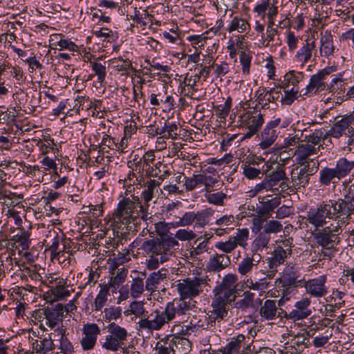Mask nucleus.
I'll return each instance as SVG.
<instances>
[{
  "label": "nucleus",
  "instance_id": "f3484780",
  "mask_svg": "<svg viewBox=\"0 0 354 354\" xmlns=\"http://www.w3.org/2000/svg\"><path fill=\"white\" fill-rule=\"evenodd\" d=\"M320 147L321 145L318 147H315L310 143L301 142L299 144L297 149L295 152L297 162L299 165H306L311 160V156L315 155L318 153Z\"/></svg>",
  "mask_w": 354,
  "mask_h": 354
},
{
  "label": "nucleus",
  "instance_id": "dca6fc26",
  "mask_svg": "<svg viewBox=\"0 0 354 354\" xmlns=\"http://www.w3.org/2000/svg\"><path fill=\"white\" fill-rule=\"evenodd\" d=\"M326 281V276H320L318 278L308 280L304 282V287L307 293L315 297L325 296L328 291L325 286Z\"/></svg>",
  "mask_w": 354,
  "mask_h": 354
},
{
  "label": "nucleus",
  "instance_id": "b1692460",
  "mask_svg": "<svg viewBox=\"0 0 354 354\" xmlns=\"http://www.w3.org/2000/svg\"><path fill=\"white\" fill-rule=\"evenodd\" d=\"M160 183L156 180H150L147 183L146 188L142 193V198L143 199L142 206L147 207V212H148L149 202L160 193Z\"/></svg>",
  "mask_w": 354,
  "mask_h": 354
},
{
  "label": "nucleus",
  "instance_id": "6e6552de",
  "mask_svg": "<svg viewBox=\"0 0 354 354\" xmlns=\"http://www.w3.org/2000/svg\"><path fill=\"white\" fill-rule=\"evenodd\" d=\"M294 247L293 239L288 238L279 241L274 247L272 257L268 259L270 268L274 270L277 266L283 264L288 256H290Z\"/></svg>",
  "mask_w": 354,
  "mask_h": 354
},
{
  "label": "nucleus",
  "instance_id": "5fc2aeb1",
  "mask_svg": "<svg viewBox=\"0 0 354 354\" xmlns=\"http://www.w3.org/2000/svg\"><path fill=\"white\" fill-rule=\"evenodd\" d=\"M59 240L60 239L55 231L53 230L48 232L46 239H45V243L48 246H49V250L51 252V255L53 253L57 252V250L58 249Z\"/></svg>",
  "mask_w": 354,
  "mask_h": 354
},
{
  "label": "nucleus",
  "instance_id": "a211bd4d",
  "mask_svg": "<svg viewBox=\"0 0 354 354\" xmlns=\"http://www.w3.org/2000/svg\"><path fill=\"white\" fill-rule=\"evenodd\" d=\"M212 310H209L205 317L207 324L205 328H209L214 326L217 321L221 322L227 314L226 306L213 299L212 303Z\"/></svg>",
  "mask_w": 354,
  "mask_h": 354
},
{
  "label": "nucleus",
  "instance_id": "72a5a7b5",
  "mask_svg": "<svg viewBox=\"0 0 354 354\" xmlns=\"http://www.w3.org/2000/svg\"><path fill=\"white\" fill-rule=\"evenodd\" d=\"M145 171L147 176L158 177L161 180L169 174L167 165L161 161H158L153 166L146 167Z\"/></svg>",
  "mask_w": 354,
  "mask_h": 354
},
{
  "label": "nucleus",
  "instance_id": "2f4dec72",
  "mask_svg": "<svg viewBox=\"0 0 354 354\" xmlns=\"http://www.w3.org/2000/svg\"><path fill=\"white\" fill-rule=\"evenodd\" d=\"M214 298L213 299L225 306L234 301L236 297V290H227L217 286L214 289Z\"/></svg>",
  "mask_w": 354,
  "mask_h": 354
},
{
  "label": "nucleus",
  "instance_id": "a19ab883",
  "mask_svg": "<svg viewBox=\"0 0 354 354\" xmlns=\"http://www.w3.org/2000/svg\"><path fill=\"white\" fill-rule=\"evenodd\" d=\"M351 124L349 118H342L337 119L333 127L330 131V135L334 138H339L342 136V133L348 128Z\"/></svg>",
  "mask_w": 354,
  "mask_h": 354
},
{
  "label": "nucleus",
  "instance_id": "864d4df0",
  "mask_svg": "<svg viewBox=\"0 0 354 354\" xmlns=\"http://www.w3.org/2000/svg\"><path fill=\"white\" fill-rule=\"evenodd\" d=\"M60 344L58 347V351L55 354H73V346L68 339L64 337V330H61L60 334Z\"/></svg>",
  "mask_w": 354,
  "mask_h": 354
},
{
  "label": "nucleus",
  "instance_id": "ddd939ff",
  "mask_svg": "<svg viewBox=\"0 0 354 354\" xmlns=\"http://www.w3.org/2000/svg\"><path fill=\"white\" fill-rule=\"evenodd\" d=\"M309 339L304 335H299L286 342L279 354H301L308 346Z\"/></svg>",
  "mask_w": 354,
  "mask_h": 354
},
{
  "label": "nucleus",
  "instance_id": "49530a36",
  "mask_svg": "<svg viewBox=\"0 0 354 354\" xmlns=\"http://www.w3.org/2000/svg\"><path fill=\"white\" fill-rule=\"evenodd\" d=\"M281 203L279 197H274L270 200L263 202L261 208L259 212V214L262 216H268L277 208Z\"/></svg>",
  "mask_w": 354,
  "mask_h": 354
},
{
  "label": "nucleus",
  "instance_id": "37998d69",
  "mask_svg": "<svg viewBox=\"0 0 354 354\" xmlns=\"http://www.w3.org/2000/svg\"><path fill=\"white\" fill-rule=\"evenodd\" d=\"M145 307L142 301H134L131 303L129 308L124 312L126 316L133 315L136 317L144 318Z\"/></svg>",
  "mask_w": 354,
  "mask_h": 354
},
{
  "label": "nucleus",
  "instance_id": "473e14b6",
  "mask_svg": "<svg viewBox=\"0 0 354 354\" xmlns=\"http://www.w3.org/2000/svg\"><path fill=\"white\" fill-rule=\"evenodd\" d=\"M245 38L243 35H238L234 38H230L228 41L227 49L229 53L230 57L234 59L236 56L237 51L245 50Z\"/></svg>",
  "mask_w": 354,
  "mask_h": 354
},
{
  "label": "nucleus",
  "instance_id": "e433bc0d",
  "mask_svg": "<svg viewBox=\"0 0 354 354\" xmlns=\"http://www.w3.org/2000/svg\"><path fill=\"white\" fill-rule=\"evenodd\" d=\"M319 181L322 185H328L330 183H335L336 180H339L341 177L335 168L324 167L320 171Z\"/></svg>",
  "mask_w": 354,
  "mask_h": 354
},
{
  "label": "nucleus",
  "instance_id": "4c0bfd02",
  "mask_svg": "<svg viewBox=\"0 0 354 354\" xmlns=\"http://www.w3.org/2000/svg\"><path fill=\"white\" fill-rule=\"evenodd\" d=\"M354 167V161L346 158H339L336 163L335 170L342 178L347 176Z\"/></svg>",
  "mask_w": 354,
  "mask_h": 354
},
{
  "label": "nucleus",
  "instance_id": "3c124183",
  "mask_svg": "<svg viewBox=\"0 0 354 354\" xmlns=\"http://www.w3.org/2000/svg\"><path fill=\"white\" fill-rule=\"evenodd\" d=\"M202 236L197 239V240L195 241L194 245L190 250V255L192 257H196L198 255H201L205 252H207L209 250V246L207 245V241H201Z\"/></svg>",
  "mask_w": 354,
  "mask_h": 354
},
{
  "label": "nucleus",
  "instance_id": "9d476101",
  "mask_svg": "<svg viewBox=\"0 0 354 354\" xmlns=\"http://www.w3.org/2000/svg\"><path fill=\"white\" fill-rule=\"evenodd\" d=\"M334 71L333 67H326L312 75L309 84L304 88V91H301V92L303 93L304 95H306L315 94L319 91L324 90L326 88L324 80Z\"/></svg>",
  "mask_w": 354,
  "mask_h": 354
},
{
  "label": "nucleus",
  "instance_id": "5701e85b",
  "mask_svg": "<svg viewBox=\"0 0 354 354\" xmlns=\"http://www.w3.org/2000/svg\"><path fill=\"white\" fill-rule=\"evenodd\" d=\"M59 283L58 285L53 287L46 292L45 299L48 302L53 303L70 295V292L66 287V280H59Z\"/></svg>",
  "mask_w": 354,
  "mask_h": 354
},
{
  "label": "nucleus",
  "instance_id": "09e8293b",
  "mask_svg": "<svg viewBox=\"0 0 354 354\" xmlns=\"http://www.w3.org/2000/svg\"><path fill=\"white\" fill-rule=\"evenodd\" d=\"M254 295L250 292L244 293L243 297L234 303V307L239 310H244L253 306Z\"/></svg>",
  "mask_w": 354,
  "mask_h": 354
},
{
  "label": "nucleus",
  "instance_id": "39448f33",
  "mask_svg": "<svg viewBox=\"0 0 354 354\" xmlns=\"http://www.w3.org/2000/svg\"><path fill=\"white\" fill-rule=\"evenodd\" d=\"M207 277H193L180 280L176 285L181 300L184 302L186 299H193L203 291L208 286Z\"/></svg>",
  "mask_w": 354,
  "mask_h": 354
},
{
  "label": "nucleus",
  "instance_id": "6ab92c4d",
  "mask_svg": "<svg viewBox=\"0 0 354 354\" xmlns=\"http://www.w3.org/2000/svg\"><path fill=\"white\" fill-rule=\"evenodd\" d=\"M316 243L326 249L333 248L336 243L339 242V237L332 234L330 230L323 229L313 233Z\"/></svg>",
  "mask_w": 354,
  "mask_h": 354
},
{
  "label": "nucleus",
  "instance_id": "f03ea898",
  "mask_svg": "<svg viewBox=\"0 0 354 354\" xmlns=\"http://www.w3.org/2000/svg\"><path fill=\"white\" fill-rule=\"evenodd\" d=\"M149 215L147 207L142 206V203L138 196H134L132 199L124 198L118 203L117 209L112 215V219L116 227L124 230L138 218L147 220Z\"/></svg>",
  "mask_w": 354,
  "mask_h": 354
},
{
  "label": "nucleus",
  "instance_id": "338daca9",
  "mask_svg": "<svg viewBox=\"0 0 354 354\" xmlns=\"http://www.w3.org/2000/svg\"><path fill=\"white\" fill-rule=\"evenodd\" d=\"M236 247L237 246L236 245L235 242H234L231 238H230L226 241H218L215 244V248L217 250L224 252L226 254L232 252L236 248Z\"/></svg>",
  "mask_w": 354,
  "mask_h": 354
},
{
  "label": "nucleus",
  "instance_id": "412c9836",
  "mask_svg": "<svg viewBox=\"0 0 354 354\" xmlns=\"http://www.w3.org/2000/svg\"><path fill=\"white\" fill-rule=\"evenodd\" d=\"M261 260V256L258 254H248L237 265V271L242 275L249 274L254 268L257 267Z\"/></svg>",
  "mask_w": 354,
  "mask_h": 354
},
{
  "label": "nucleus",
  "instance_id": "f257e3e1",
  "mask_svg": "<svg viewBox=\"0 0 354 354\" xmlns=\"http://www.w3.org/2000/svg\"><path fill=\"white\" fill-rule=\"evenodd\" d=\"M189 310V306L181 300H174L167 304L162 310H155L138 322L140 330L148 332L159 330L171 321L184 316Z\"/></svg>",
  "mask_w": 354,
  "mask_h": 354
},
{
  "label": "nucleus",
  "instance_id": "052dcab7",
  "mask_svg": "<svg viewBox=\"0 0 354 354\" xmlns=\"http://www.w3.org/2000/svg\"><path fill=\"white\" fill-rule=\"evenodd\" d=\"M283 225L281 222L276 220H269L266 221L263 226V231L270 235V234H277L282 231Z\"/></svg>",
  "mask_w": 354,
  "mask_h": 354
},
{
  "label": "nucleus",
  "instance_id": "4d7b16f0",
  "mask_svg": "<svg viewBox=\"0 0 354 354\" xmlns=\"http://www.w3.org/2000/svg\"><path fill=\"white\" fill-rule=\"evenodd\" d=\"M243 174L249 180L261 179L263 173H261V170L252 167L250 165H243Z\"/></svg>",
  "mask_w": 354,
  "mask_h": 354
},
{
  "label": "nucleus",
  "instance_id": "f704fd0d",
  "mask_svg": "<svg viewBox=\"0 0 354 354\" xmlns=\"http://www.w3.org/2000/svg\"><path fill=\"white\" fill-rule=\"evenodd\" d=\"M245 339V335L242 334L232 338L225 347L218 351V354H238Z\"/></svg>",
  "mask_w": 354,
  "mask_h": 354
},
{
  "label": "nucleus",
  "instance_id": "f8f14e48",
  "mask_svg": "<svg viewBox=\"0 0 354 354\" xmlns=\"http://www.w3.org/2000/svg\"><path fill=\"white\" fill-rule=\"evenodd\" d=\"M264 180L269 189L273 192H283L288 187L286 174L283 169H277L272 174L266 175Z\"/></svg>",
  "mask_w": 354,
  "mask_h": 354
},
{
  "label": "nucleus",
  "instance_id": "bf43d9fd",
  "mask_svg": "<svg viewBox=\"0 0 354 354\" xmlns=\"http://www.w3.org/2000/svg\"><path fill=\"white\" fill-rule=\"evenodd\" d=\"M249 237V231L246 228L239 229L236 235L230 237L235 242L236 245L245 248L247 245V241Z\"/></svg>",
  "mask_w": 354,
  "mask_h": 354
},
{
  "label": "nucleus",
  "instance_id": "c9c22d12",
  "mask_svg": "<svg viewBox=\"0 0 354 354\" xmlns=\"http://www.w3.org/2000/svg\"><path fill=\"white\" fill-rule=\"evenodd\" d=\"M334 50L332 36L330 34H325L320 39L319 53L321 56L328 57L333 54Z\"/></svg>",
  "mask_w": 354,
  "mask_h": 354
},
{
  "label": "nucleus",
  "instance_id": "a878e982",
  "mask_svg": "<svg viewBox=\"0 0 354 354\" xmlns=\"http://www.w3.org/2000/svg\"><path fill=\"white\" fill-rule=\"evenodd\" d=\"M342 204L343 200L330 201L327 203L322 205V206L327 218H337L342 217V219H344Z\"/></svg>",
  "mask_w": 354,
  "mask_h": 354
},
{
  "label": "nucleus",
  "instance_id": "20e7f679",
  "mask_svg": "<svg viewBox=\"0 0 354 354\" xmlns=\"http://www.w3.org/2000/svg\"><path fill=\"white\" fill-rule=\"evenodd\" d=\"M178 245L174 238L153 239L143 242L142 249L149 255L160 257V261H167L172 254V250Z\"/></svg>",
  "mask_w": 354,
  "mask_h": 354
},
{
  "label": "nucleus",
  "instance_id": "79ce46f5",
  "mask_svg": "<svg viewBox=\"0 0 354 354\" xmlns=\"http://www.w3.org/2000/svg\"><path fill=\"white\" fill-rule=\"evenodd\" d=\"M214 210L210 207L194 212L195 227H203L208 224V218L212 216Z\"/></svg>",
  "mask_w": 354,
  "mask_h": 354
},
{
  "label": "nucleus",
  "instance_id": "bb28decb",
  "mask_svg": "<svg viewBox=\"0 0 354 354\" xmlns=\"http://www.w3.org/2000/svg\"><path fill=\"white\" fill-rule=\"evenodd\" d=\"M250 29V24L247 19L235 16L230 21L227 31L229 33H232L236 31L239 33V35H241L244 32H248Z\"/></svg>",
  "mask_w": 354,
  "mask_h": 354
},
{
  "label": "nucleus",
  "instance_id": "680f3d73",
  "mask_svg": "<svg viewBox=\"0 0 354 354\" xmlns=\"http://www.w3.org/2000/svg\"><path fill=\"white\" fill-rule=\"evenodd\" d=\"M333 336V330H326L324 335H317L313 339L312 344L315 348L324 347Z\"/></svg>",
  "mask_w": 354,
  "mask_h": 354
},
{
  "label": "nucleus",
  "instance_id": "69168bd1",
  "mask_svg": "<svg viewBox=\"0 0 354 354\" xmlns=\"http://www.w3.org/2000/svg\"><path fill=\"white\" fill-rule=\"evenodd\" d=\"M112 64L118 71L122 72L124 74H127L129 70L133 69L131 62L129 59H115L113 60Z\"/></svg>",
  "mask_w": 354,
  "mask_h": 354
},
{
  "label": "nucleus",
  "instance_id": "c756f323",
  "mask_svg": "<svg viewBox=\"0 0 354 354\" xmlns=\"http://www.w3.org/2000/svg\"><path fill=\"white\" fill-rule=\"evenodd\" d=\"M326 213L322 205L316 209H311L307 216L306 221L316 227H322L326 223Z\"/></svg>",
  "mask_w": 354,
  "mask_h": 354
},
{
  "label": "nucleus",
  "instance_id": "1a4fd4ad",
  "mask_svg": "<svg viewBox=\"0 0 354 354\" xmlns=\"http://www.w3.org/2000/svg\"><path fill=\"white\" fill-rule=\"evenodd\" d=\"M240 122V125L248 129L243 138L248 139L259 131L264 122V119L263 115L257 111H248L241 116Z\"/></svg>",
  "mask_w": 354,
  "mask_h": 354
},
{
  "label": "nucleus",
  "instance_id": "de8ad7c7",
  "mask_svg": "<svg viewBox=\"0 0 354 354\" xmlns=\"http://www.w3.org/2000/svg\"><path fill=\"white\" fill-rule=\"evenodd\" d=\"M291 179L294 185L305 187L308 183L309 178L301 169H293L291 172Z\"/></svg>",
  "mask_w": 354,
  "mask_h": 354
},
{
  "label": "nucleus",
  "instance_id": "7c9ffc66",
  "mask_svg": "<svg viewBox=\"0 0 354 354\" xmlns=\"http://www.w3.org/2000/svg\"><path fill=\"white\" fill-rule=\"evenodd\" d=\"M15 264L23 272V275L26 278V281L28 282L30 280V283L36 284L37 286L41 284L42 277L36 271L35 268L28 267L24 262L20 263L17 260H15Z\"/></svg>",
  "mask_w": 354,
  "mask_h": 354
},
{
  "label": "nucleus",
  "instance_id": "aec40b11",
  "mask_svg": "<svg viewBox=\"0 0 354 354\" xmlns=\"http://www.w3.org/2000/svg\"><path fill=\"white\" fill-rule=\"evenodd\" d=\"M231 263L230 257L226 254L216 253L209 259L207 269L212 272H220Z\"/></svg>",
  "mask_w": 354,
  "mask_h": 354
},
{
  "label": "nucleus",
  "instance_id": "58836bf2",
  "mask_svg": "<svg viewBox=\"0 0 354 354\" xmlns=\"http://www.w3.org/2000/svg\"><path fill=\"white\" fill-rule=\"evenodd\" d=\"M276 138V131L265 127L261 133V141L259 145L261 149H266L274 143Z\"/></svg>",
  "mask_w": 354,
  "mask_h": 354
},
{
  "label": "nucleus",
  "instance_id": "4be33fe9",
  "mask_svg": "<svg viewBox=\"0 0 354 354\" xmlns=\"http://www.w3.org/2000/svg\"><path fill=\"white\" fill-rule=\"evenodd\" d=\"M173 354H187L191 349L190 342L185 337L171 336L167 337Z\"/></svg>",
  "mask_w": 354,
  "mask_h": 354
},
{
  "label": "nucleus",
  "instance_id": "8fccbe9b",
  "mask_svg": "<svg viewBox=\"0 0 354 354\" xmlns=\"http://www.w3.org/2000/svg\"><path fill=\"white\" fill-rule=\"evenodd\" d=\"M303 79V73L295 71H290L284 76V85L288 88L290 85L295 86Z\"/></svg>",
  "mask_w": 354,
  "mask_h": 354
},
{
  "label": "nucleus",
  "instance_id": "c85d7f7f",
  "mask_svg": "<svg viewBox=\"0 0 354 354\" xmlns=\"http://www.w3.org/2000/svg\"><path fill=\"white\" fill-rule=\"evenodd\" d=\"M167 275L166 270H160L149 274L145 282V288L147 291L153 292L156 290L158 286Z\"/></svg>",
  "mask_w": 354,
  "mask_h": 354
},
{
  "label": "nucleus",
  "instance_id": "423d86ee",
  "mask_svg": "<svg viewBox=\"0 0 354 354\" xmlns=\"http://www.w3.org/2000/svg\"><path fill=\"white\" fill-rule=\"evenodd\" d=\"M107 329L108 335L105 337L102 347L107 351H118L127 340L128 331L114 322L110 324Z\"/></svg>",
  "mask_w": 354,
  "mask_h": 354
},
{
  "label": "nucleus",
  "instance_id": "6e6d98bb",
  "mask_svg": "<svg viewBox=\"0 0 354 354\" xmlns=\"http://www.w3.org/2000/svg\"><path fill=\"white\" fill-rule=\"evenodd\" d=\"M18 199L19 197L15 193H12L6 189H1L0 191L1 202L8 207L14 205L15 203H17Z\"/></svg>",
  "mask_w": 354,
  "mask_h": 354
},
{
  "label": "nucleus",
  "instance_id": "393cba45",
  "mask_svg": "<svg viewBox=\"0 0 354 354\" xmlns=\"http://www.w3.org/2000/svg\"><path fill=\"white\" fill-rule=\"evenodd\" d=\"M259 314L261 320L272 321L280 316L277 310V301L275 300L267 299L261 304L259 309Z\"/></svg>",
  "mask_w": 354,
  "mask_h": 354
},
{
  "label": "nucleus",
  "instance_id": "cd10ccee",
  "mask_svg": "<svg viewBox=\"0 0 354 354\" xmlns=\"http://www.w3.org/2000/svg\"><path fill=\"white\" fill-rule=\"evenodd\" d=\"M278 286L285 289L290 287H297L302 285L303 280L299 279V276L295 272H284L282 277L277 280Z\"/></svg>",
  "mask_w": 354,
  "mask_h": 354
},
{
  "label": "nucleus",
  "instance_id": "13d9d810",
  "mask_svg": "<svg viewBox=\"0 0 354 354\" xmlns=\"http://www.w3.org/2000/svg\"><path fill=\"white\" fill-rule=\"evenodd\" d=\"M71 254L69 251L62 250L56 253H53L51 259L53 262L63 264L64 266L70 264Z\"/></svg>",
  "mask_w": 354,
  "mask_h": 354
},
{
  "label": "nucleus",
  "instance_id": "0e129e2a",
  "mask_svg": "<svg viewBox=\"0 0 354 354\" xmlns=\"http://www.w3.org/2000/svg\"><path fill=\"white\" fill-rule=\"evenodd\" d=\"M237 280L238 278L236 275L234 274H227L223 277L221 283L217 286V287L230 290H236L234 285Z\"/></svg>",
  "mask_w": 354,
  "mask_h": 354
},
{
  "label": "nucleus",
  "instance_id": "a18cd8bd",
  "mask_svg": "<svg viewBox=\"0 0 354 354\" xmlns=\"http://www.w3.org/2000/svg\"><path fill=\"white\" fill-rule=\"evenodd\" d=\"M30 234L28 231L21 230L17 234L13 236L12 241L20 246L22 250H26L29 248L30 243Z\"/></svg>",
  "mask_w": 354,
  "mask_h": 354
},
{
  "label": "nucleus",
  "instance_id": "0eeeda50",
  "mask_svg": "<svg viewBox=\"0 0 354 354\" xmlns=\"http://www.w3.org/2000/svg\"><path fill=\"white\" fill-rule=\"evenodd\" d=\"M184 179V186L187 192L199 189L205 194L208 190L214 189V187L219 186V180L217 178L204 172L194 174L190 177L185 176Z\"/></svg>",
  "mask_w": 354,
  "mask_h": 354
},
{
  "label": "nucleus",
  "instance_id": "ea45409f",
  "mask_svg": "<svg viewBox=\"0 0 354 354\" xmlns=\"http://www.w3.org/2000/svg\"><path fill=\"white\" fill-rule=\"evenodd\" d=\"M214 190L209 189L204 194L207 202L216 206H223L227 197V194L223 192H213Z\"/></svg>",
  "mask_w": 354,
  "mask_h": 354
},
{
  "label": "nucleus",
  "instance_id": "774afa93",
  "mask_svg": "<svg viewBox=\"0 0 354 354\" xmlns=\"http://www.w3.org/2000/svg\"><path fill=\"white\" fill-rule=\"evenodd\" d=\"M34 347L37 352L46 353L54 348V344L50 338H44L39 341L37 340Z\"/></svg>",
  "mask_w": 354,
  "mask_h": 354
},
{
  "label": "nucleus",
  "instance_id": "9b49d317",
  "mask_svg": "<svg viewBox=\"0 0 354 354\" xmlns=\"http://www.w3.org/2000/svg\"><path fill=\"white\" fill-rule=\"evenodd\" d=\"M83 337L80 341V344L84 351L92 350L96 343L98 335L101 333V329L97 324L87 323L82 327Z\"/></svg>",
  "mask_w": 354,
  "mask_h": 354
},
{
  "label": "nucleus",
  "instance_id": "c03bdc74",
  "mask_svg": "<svg viewBox=\"0 0 354 354\" xmlns=\"http://www.w3.org/2000/svg\"><path fill=\"white\" fill-rule=\"evenodd\" d=\"M101 289L99 291L95 299V310H101L107 301V297L109 292V286L107 284L100 285Z\"/></svg>",
  "mask_w": 354,
  "mask_h": 354
},
{
  "label": "nucleus",
  "instance_id": "603ef678",
  "mask_svg": "<svg viewBox=\"0 0 354 354\" xmlns=\"http://www.w3.org/2000/svg\"><path fill=\"white\" fill-rule=\"evenodd\" d=\"M145 290L144 281L141 278H134L131 284L130 293L133 298L139 297Z\"/></svg>",
  "mask_w": 354,
  "mask_h": 354
},
{
  "label": "nucleus",
  "instance_id": "e2e57ef3",
  "mask_svg": "<svg viewBox=\"0 0 354 354\" xmlns=\"http://www.w3.org/2000/svg\"><path fill=\"white\" fill-rule=\"evenodd\" d=\"M328 134L324 133L322 131L317 130L306 136V142L305 143H310L312 145L318 147L319 145H322L321 141H324Z\"/></svg>",
  "mask_w": 354,
  "mask_h": 354
},
{
  "label": "nucleus",
  "instance_id": "4468645a",
  "mask_svg": "<svg viewBox=\"0 0 354 354\" xmlns=\"http://www.w3.org/2000/svg\"><path fill=\"white\" fill-rule=\"evenodd\" d=\"M316 55V44L315 40L307 39L306 43L296 52L294 59L299 63L301 67L311 61L313 56Z\"/></svg>",
  "mask_w": 354,
  "mask_h": 354
},
{
  "label": "nucleus",
  "instance_id": "7ed1b4c3",
  "mask_svg": "<svg viewBox=\"0 0 354 354\" xmlns=\"http://www.w3.org/2000/svg\"><path fill=\"white\" fill-rule=\"evenodd\" d=\"M64 317V306L57 304L54 308H44L37 309L32 313V317L40 323V328L44 330H53L58 331L63 330L62 319Z\"/></svg>",
  "mask_w": 354,
  "mask_h": 354
},
{
  "label": "nucleus",
  "instance_id": "2eb2a0df",
  "mask_svg": "<svg viewBox=\"0 0 354 354\" xmlns=\"http://www.w3.org/2000/svg\"><path fill=\"white\" fill-rule=\"evenodd\" d=\"M311 304L310 298L304 297L301 300L296 302L295 309L291 310L286 317L294 321L301 320L306 319L311 315L312 311L309 308Z\"/></svg>",
  "mask_w": 354,
  "mask_h": 354
}]
</instances>
